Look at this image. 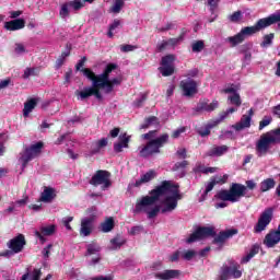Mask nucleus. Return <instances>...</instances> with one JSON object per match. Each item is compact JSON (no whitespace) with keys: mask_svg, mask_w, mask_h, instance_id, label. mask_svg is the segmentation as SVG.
<instances>
[{"mask_svg":"<svg viewBox=\"0 0 280 280\" xmlns=\"http://www.w3.org/2000/svg\"><path fill=\"white\" fill-rule=\"evenodd\" d=\"M167 141H170V135L167 133H163L159 138L150 140L141 150L142 156H152V154H159V152H161V148H163Z\"/></svg>","mask_w":280,"mask_h":280,"instance_id":"nucleus-10","label":"nucleus"},{"mask_svg":"<svg viewBox=\"0 0 280 280\" xmlns=\"http://www.w3.org/2000/svg\"><path fill=\"white\" fill-rule=\"evenodd\" d=\"M217 108H220V102L218 100H213L210 104L209 100H203L197 104L195 113H213Z\"/></svg>","mask_w":280,"mask_h":280,"instance_id":"nucleus-16","label":"nucleus"},{"mask_svg":"<svg viewBox=\"0 0 280 280\" xmlns=\"http://www.w3.org/2000/svg\"><path fill=\"white\" fill-rule=\"evenodd\" d=\"M142 137L143 139L150 141V139H154L156 137V130H151L148 133H144Z\"/></svg>","mask_w":280,"mask_h":280,"instance_id":"nucleus-60","label":"nucleus"},{"mask_svg":"<svg viewBox=\"0 0 280 280\" xmlns=\"http://www.w3.org/2000/svg\"><path fill=\"white\" fill-rule=\"evenodd\" d=\"M272 36H266L265 39L261 42L260 47H270L272 45Z\"/></svg>","mask_w":280,"mask_h":280,"instance_id":"nucleus-56","label":"nucleus"},{"mask_svg":"<svg viewBox=\"0 0 280 280\" xmlns=\"http://www.w3.org/2000/svg\"><path fill=\"white\" fill-rule=\"evenodd\" d=\"M117 69V66L114 63H109L105 71L102 74H95L91 69H82L83 75L88 78V80H91L93 86L84 88L80 93L81 100H86V97H91V95H94L96 100L102 101V92H100V89H103L105 93H113V89L115 86H119L122 82L121 75L110 79V73Z\"/></svg>","mask_w":280,"mask_h":280,"instance_id":"nucleus-1","label":"nucleus"},{"mask_svg":"<svg viewBox=\"0 0 280 280\" xmlns=\"http://www.w3.org/2000/svg\"><path fill=\"white\" fill-rule=\"evenodd\" d=\"M36 71H38V69L36 68H26L24 70V74H23V78L25 80H27V78L32 77V75H36Z\"/></svg>","mask_w":280,"mask_h":280,"instance_id":"nucleus-51","label":"nucleus"},{"mask_svg":"<svg viewBox=\"0 0 280 280\" xmlns=\"http://www.w3.org/2000/svg\"><path fill=\"white\" fill-rule=\"evenodd\" d=\"M27 202H30V197H24L23 199H19L15 202H13L15 205V209H18V207H25V205H27Z\"/></svg>","mask_w":280,"mask_h":280,"instance_id":"nucleus-52","label":"nucleus"},{"mask_svg":"<svg viewBox=\"0 0 280 280\" xmlns=\"http://www.w3.org/2000/svg\"><path fill=\"white\" fill-rule=\"evenodd\" d=\"M108 145V138H102L101 140L94 142L92 144V154H97L102 148H106Z\"/></svg>","mask_w":280,"mask_h":280,"instance_id":"nucleus-32","label":"nucleus"},{"mask_svg":"<svg viewBox=\"0 0 280 280\" xmlns=\"http://www.w3.org/2000/svg\"><path fill=\"white\" fill-rule=\"evenodd\" d=\"M24 247H25V236L23 234H19L18 236L9 241L8 248H10V250L3 252L1 256L12 257V255H16L21 253Z\"/></svg>","mask_w":280,"mask_h":280,"instance_id":"nucleus-14","label":"nucleus"},{"mask_svg":"<svg viewBox=\"0 0 280 280\" xmlns=\"http://www.w3.org/2000/svg\"><path fill=\"white\" fill-rule=\"evenodd\" d=\"M277 182L275 178H266L260 183V192L266 194V191H270V189H275Z\"/></svg>","mask_w":280,"mask_h":280,"instance_id":"nucleus-30","label":"nucleus"},{"mask_svg":"<svg viewBox=\"0 0 280 280\" xmlns=\"http://www.w3.org/2000/svg\"><path fill=\"white\" fill-rule=\"evenodd\" d=\"M177 156H179V159H187V149H180L176 152Z\"/></svg>","mask_w":280,"mask_h":280,"instance_id":"nucleus-63","label":"nucleus"},{"mask_svg":"<svg viewBox=\"0 0 280 280\" xmlns=\"http://www.w3.org/2000/svg\"><path fill=\"white\" fill-rule=\"evenodd\" d=\"M273 215H275V208L272 207L266 208L261 212L256 225L254 226V233H261L262 231H266L270 222H272Z\"/></svg>","mask_w":280,"mask_h":280,"instance_id":"nucleus-13","label":"nucleus"},{"mask_svg":"<svg viewBox=\"0 0 280 280\" xmlns=\"http://www.w3.org/2000/svg\"><path fill=\"white\" fill-rule=\"evenodd\" d=\"M242 279V266L231 259L229 265H223L220 268L218 280H229V279Z\"/></svg>","mask_w":280,"mask_h":280,"instance_id":"nucleus-8","label":"nucleus"},{"mask_svg":"<svg viewBox=\"0 0 280 280\" xmlns=\"http://www.w3.org/2000/svg\"><path fill=\"white\" fill-rule=\"evenodd\" d=\"M183 257L186 259V261H191V259L196 257V252L194 249H189L183 255Z\"/></svg>","mask_w":280,"mask_h":280,"instance_id":"nucleus-54","label":"nucleus"},{"mask_svg":"<svg viewBox=\"0 0 280 280\" xmlns=\"http://www.w3.org/2000/svg\"><path fill=\"white\" fill-rule=\"evenodd\" d=\"M180 89L185 97H194L198 93V83L194 80H184L180 82Z\"/></svg>","mask_w":280,"mask_h":280,"instance_id":"nucleus-17","label":"nucleus"},{"mask_svg":"<svg viewBox=\"0 0 280 280\" xmlns=\"http://www.w3.org/2000/svg\"><path fill=\"white\" fill-rule=\"evenodd\" d=\"M156 277L161 280L178 279V277H180V270L167 269L163 272L158 273Z\"/></svg>","mask_w":280,"mask_h":280,"instance_id":"nucleus-24","label":"nucleus"},{"mask_svg":"<svg viewBox=\"0 0 280 280\" xmlns=\"http://www.w3.org/2000/svg\"><path fill=\"white\" fill-rule=\"evenodd\" d=\"M135 49H138V47L130 44L120 46V51H122L124 54H128L129 51H135Z\"/></svg>","mask_w":280,"mask_h":280,"instance_id":"nucleus-50","label":"nucleus"},{"mask_svg":"<svg viewBox=\"0 0 280 280\" xmlns=\"http://www.w3.org/2000/svg\"><path fill=\"white\" fill-rule=\"evenodd\" d=\"M245 185L246 186L240 183H232L229 190H219L214 198L217 200H229L231 202H240L241 198L246 197L247 189H249L250 191L257 189V183H255V180L253 179L246 180Z\"/></svg>","mask_w":280,"mask_h":280,"instance_id":"nucleus-3","label":"nucleus"},{"mask_svg":"<svg viewBox=\"0 0 280 280\" xmlns=\"http://www.w3.org/2000/svg\"><path fill=\"white\" fill-rule=\"evenodd\" d=\"M241 20H242V11H236L231 15H229V21H231V23H238Z\"/></svg>","mask_w":280,"mask_h":280,"instance_id":"nucleus-45","label":"nucleus"},{"mask_svg":"<svg viewBox=\"0 0 280 280\" xmlns=\"http://www.w3.org/2000/svg\"><path fill=\"white\" fill-rule=\"evenodd\" d=\"M71 56V44L66 45V50L61 54V56L56 61V69H60L62 65H65L67 58Z\"/></svg>","mask_w":280,"mask_h":280,"instance_id":"nucleus-29","label":"nucleus"},{"mask_svg":"<svg viewBox=\"0 0 280 280\" xmlns=\"http://www.w3.org/2000/svg\"><path fill=\"white\" fill-rule=\"evenodd\" d=\"M101 248L97 243H91L86 246V255H97L100 253Z\"/></svg>","mask_w":280,"mask_h":280,"instance_id":"nucleus-40","label":"nucleus"},{"mask_svg":"<svg viewBox=\"0 0 280 280\" xmlns=\"http://www.w3.org/2000/svg\"><path fill=\"white\" fill-rule=\"evenodd\" d=\"M178 259H180V252L176 250L175 253H173L170 256V261L174 262V261H178Z\"/></svg>","mask_w":280,"mask_h":280,"instance_id":"nucleus-62","label":"nucleus"},{"mask_svg":"<svg viewBox=\"0 0 280 280\" xmlns=\"http://www.w3.org/2000/svg\"><path fill=\"white\" fill-rule=\"evenodd\" d=\"M159 119L156 116H150L144 119V124L142 125V128H150V126H159Z\"/></svg>","mask_w":280,"mask_h":280,"instance_id":"nucleus-37","label":"nucleus"},{"mask_svg":"<svg viewBox=\"0 0 280 280\" xmlns=\"http://www.w3.org/2000/svg\"><path fill=\"white\" fill-rule=\"evenodd\" d=\"M102 233H110L115 229V220L113 217L107 218L100 226Z\"/></svg>","mask_w":280,"mask_h":280,"instance_id":"nucleus-31","label":"nucleus"},{"mask_svg":"<svg viewBox=\"0 0 280 280\" xmlns=\"http://www.w3.org/2000/svg\"><path fill=\"white\" fill-rule=\"evenodd\" d=\"M63 226H66L67 231H71L70 222H73V217H66L62 219Z\"/></svg>","mask_w":280,"mask_h":280,"instance_id":"nucleus-58","label":"nucleus"},{"mask_svg":"<svg viewBox=\"0 0 280 280\" xmlns=\"http://www.w3.org/2000/svg\"><path fill=\"white\" fill-rule=\"evenodd\" d=\"M89 217H85L81 220L80 233L83 237H89L93 233V222L97 215V208L91 207L88 209Z\"/></svg>","mask_w":280,"mask_h":280,"instance_id":"nucleus-12","label":"nucleus"},{"mask_svg":"<svg viewBox=\"0 0 280 280\" xmlns=\"http://www.w3.org/2000/svg\"><path fill=\"white\" fill-rule=\"evenodd\" d=\"M189 165V162L187 160H184L182 162H177L173 166V172H178V170H185Z\"/></svg>","mask_w":280,"mask_h":280,"instance_id":"nucleus-47","label":"nucleus"},{"mask_svg":"<svg viewBox=\"0 0 280 280\" xmlns=\"http://www.w3.org/2000/svg\"><path fill=\"white\" fill-rule=\"evenodd\" d=\"M174 62H176V55L170 54L162 57L159 71L163 75V78H170V75H174Z\"/></svg>","mask_w":280,"mask_h":280,"instance_id":"nucleus-15","label":"nucleus"},{"mask_svg":"<svg viewBox=\"0 0 280 280\" xmlns=\"http://www.w3.org/2000/svg\"><path fill=\"white\" fill-rule=\"evenodd\" d=\"M90 185L93 187H101L102 191L110 189L113 182H110V173L108 171L100 170L90 179Z\"/></svg>","mask_w":280,"mask_h":280,"instance_id":"nucleus-11","label":"nucleus"},{"mask_svg":"<svg viewBox=\"0 0 280 280\" xmlns=\"http://www.w3.org/2000/svg\"><path fill=\"white\" fill-rule=\"evenodd\" d=\"M128 143H130V136L121 133L118 138V142L114 144V151L122 152L124 148H128Z\"/></svg>","mask_w":280,"mask_h":280,"instance_id":"nucleus-23","label":"nucleus"},{"mask_svg":"<svg viewBox=\"0 0 280 280\" xmlns=\"http://www.w3.org/2000/svg\"><path fill=\"white\" fill-rule=\"evenodd\" d=\"M228 117H229L228 112H226V110H225V112H222V113L220 114L219 118L215 119V120H213L212 124L214 125V127H215V126H220V124H222V121H223L224 119H226Z\"/></svg>","mask_w":280,"mask_h":280,"instance_id":"nucleus-49","label":"nucleus"},{"mask_svg":"<svg viewBox=\"0 0 280 280\" xmlns=\"http://www.w3.org/2000/svg\"><path fill=\"white\" fill-rule=\"evenodd\" d=\"M38 104V100L36 98H31L26 103H24V108H23V117H30V113L36 108V105Z\"/></svg>","mask_w":280,"mask_h":280,"instance_id":"nucleus-28","label":"nucleus"},{"mask_svg":"<svg viewBox=\"0 0 280 280\" xmlns=\"http://www.w3.org/2000/svg\"><path fill=\"white\" fill-rule=\"evenodd\" d=\"M215 184H217L215 180L208 183L206 190H205L206 196H207V194H209V191H213V187H215Z\"/></svg>","mask_w":280,"mask_h":280,"instance_id":"nucleus-61","label":"nucleus"},{"mask_svg":"<svg viewBox=\"0 0 280 280\" xmlns=\"http://www.w3.org/2000/svg\"><path fill=\"white\" fill-rule=\"evenodd\" d=\"M228 100L230 101V104H232L233 106H242V97L240 96L238 93H235L232 96H229Z\"/></svg>","mask_w":280,"mask_h":280,"instance_id":"nucleus-42","label":"nucleus"},{"mask_svg":"<svg viewBox=\"0 0 280 280\" xmlns=\"http://www.w3.org/2000/svg\"><path fill=\"white\" fill-rule=\"evenodd\" d=\"M25 27V20L16 19L4 23V28L9 32H16Z\"/></svg>","mask_w":280,"mask_h":280,"instance_id":"nucleus-22","label":"nucleus"},{"mask_svg":"<svg viewBox=\"0 0 280 280\" xmlns=\"http://www.w3.org/2000/svg\"><path fill=\"white\" fill-rule=\"evenodd\" d=\"M95 0H72L65 2L60 5L59 16L62 19H69L71 12L78 14L86 3H93Z\"/></svg>","mask_w":280,"mask_h":280,"instance_id":"nucleus-9","label":"nucleus"},{"mask_svg":"<svg viewBox=\"0 0 280 280\" xmlns=\"http://www.w3.org/2000/svg\"><path fill=\"white\" fill-rule=\"evenodd\" d=\"M39 231H35V236L38 237L42 244H45V236L49 237L54 235V233H56V225L51 224V225L42 226L39 228Z\"/></svg>","mask_w":280,"mask_h":280,"instance_id":"nucleus-19","label":"nucleus"},{"mask_svg":"<svg viewBox=\"0 0 280 280\" xmlns=\"http://www.w3.org/2000/svg\"><path fill=\"white\" fill-rule=\"evenodd\" d=\"M176 186L172 184L170 180H164L160 186L155 189L151 190V196L142 197L141 199V207H149V205H154L161 198V196H166V194H173L170 196L171 198H175L176 202L180 200V194L178 189H175ZM175 189V190H174Z\"/></svg>","mask_w":280,"mask_h":280,"instance_id":"nucleus-4","label":"nucleus"},{"mask_svg":"<svg viewBox=\"0 0 280 280\" xmlns=\"http://www.w3.org/2000/svg\"><path fill=\"white\" fill-rule=\"evenodd\" d=\"M119 25H121V21L119 20H115L112 25L109 26V31L107 33L108 36H113V31L117 30V27H119Z\"/></svg>","mask_w":280,"mask_h":280,"instance_id":"nucleus-53","label":"nucleus"},{"mask_svg":"<svg viewBox=\"0 0 280 280\" xmlns=\"http://www.w3.org/2000/svg\"><path fill=\"white\" fill-rule=\"evenodd\" d=\"M226 42L230 43L231 47H237V45L244 43V36L228 37Z\"/></svg>","mask_w":280,"mask_h":280,"instance_id":"nucleus-39","label":"nucleus"},{"mask_svg":"<svg viewBox=\"0 0 280 280\" xmlns=\"http://www.w3.org/2000/svg\"><path fill=\"white\" fill-rule=\"evenodd\" d=\"M280 242V224L278 225V229L275 231L269 232L264 240V244L267 246V248H275L277 244Z\"/></svg>","mask_w":280,"mask_h":280,"instance_id":"nucleus-18","label":"nucleus"},{"mask_svg":"<svg viewBox=\"0 0 280 280\" xmlns=\"http://www.w3.org/2000/svg\"><path fill=\"white\" fill-rule=\"evenodd\" d=\"M174 45H176V39L171 38L170 40L162 42V43L158 46V50H159V51H165V49H170V47H174Z\"/></svg>","mask_w":280,"mask_h":280,"instance_id":"nucleus-35","label":"nucleus"},{"mask_svg":"<svg viewBox=\"0 0 280 280\" xmlns=\"http://www.w3.org/2000/svg\"><path fill=\"white\" fill-rule=\"evenodd\" d=\"M219 3H220V0H207V5H209L211 12L215 11Z\"/></svg>","mask_w":280,"mask_h":280,"instance_id":"nucleus-55","label":"nucleus"},{"mask_svg":"<svg viewBox=\"0 0 280 280\" xmlns=\"http://www.w3.org/2000/svg\"><path fill=\"white\" fill-rule=\"evenodd\" d=\"M162 205H164V207L161 209V213H172V211L178 207V201H176L175 197L167 196L162 201Z\"/></svg>","mask_w":280,"mask_h":280,"instance_id":"nucleus-21","label":"nucleus"},{"mask_svg":"<svg viewBox=\"0 0 280 280\" xmlns=\"http://www.w3.org/2000/svg\"><path fill=\"white\" fill-rule=\"evenodd\" d=\"M121 8H124V0H116L112 7V12H114V14H119Z\"/></svg>","mask_w":280,"mask_h":280,"instance_id":"nucleus-43","label":"nucleus"},{"mask_svg":"<svg viewBox=\"0 0 280 280\" xmlns=\"http://www.w3.org/2000/svg\"><path fill=\"white\" fill-rule=\"evenodd\" d=\"M250 115H253V109H249V116L243 115L238 122L232 125V128L236 130V132H242L245 128H250Z\"/></svg>","mask_w":280,"mask_h":280,"instance_id":"nucleus-20","label":"nucleus"},{"mask_svg":"<svg viewBox=\"0 0 280 280\" xmlns=\"http://www.w3.org/2000/svg\"><path fill=\"white\" fill-rule=\"evenodd\" d=\"M56 198V191L51 187H45L40 194L39 202H51Z\"/></svg>","mask_w":280,"mask_h":280,"instance_id":"nucleus-26","label":"nucleus"},{"mask_svg":"<svg viewBox=\"0 0 280 280\" xmlns=\"http://www.w3.org/2000/svg\"><path fill=\"white\" fill-rule=\"evenodd\" d=\"M229 152V145L223 144L220 147H212L207 153L206 156H223Z\"/></svg>","mask_w":280,"mask_h":280,"instance_id":"nucleus-25","label":"nucleus"},{"mask_svg":"<svg viewBox=\"0 0 280 280\" xmlns=\"http://www.w3.org/2000/svg\"><path fill=\"white\" fill-rule=\"evenodd\" d=\"M280 143V127L267 131L260 136V139L256 143L257 156H266L270 152V145H277Z\"/></svg>","mask_w":280,"mask_h":280,"instance_id":"nucleus-5","label":"nucleus"},{"mask_svg":"<svg viewBox=\"0 0 280 280\" xmlns=\"http://www.w3.org/2000/svg\"><path fill=\"white\" fill-rule=\"evenodd\" d=\"M160 211H161V206H155L151 210L147 211L149 220H152V218H156Z\"/></svg>","mask_w":280,"mask_h":280,"instance_id":"nucleus-46","label":"nucleus"},{"mask_svg":"<svg viewBox=\"0 0 280 280\" xmlns=\"http://www.w3.org/2000/svg\"><path fill=\"white\" fill-rule=\"evenodd\" d=\"M237 233H240V230L237 229H226L218 233L215 231V226L213 225L198 226L194 233L189 235L186 242L187 244H194V242H200L202 240H207V237H213L212 244L218 246L219 250H222V248H224L226 245V242L232 240V237H235Z\"/></svg>","mask_w":280,"mask_h":280,"instance_id":"nucleus-2","label":"nucleus"},{"mask_svg":"<svg viewBox=\"0 0 280 280\" xmlns=\"http://www.w3.org/2000/svg\"><path fill=\"white\" fill-rule=\"evenodd\" d=\"M186 128L185 127H182L175 131H173L172 133V138L173 139H178V137H180V135H183V132H185Z\"/></svg>","mask_w":280,"mask_h":280,"instance_id":"nucleus-59","label":"nucleus"},{"mask_svg":"<svg viewBox=\"0 0 280 280\" xmlns=\"http://www.w3.org/2000/svg\"><path fill=\"white\" fill-rule=\"evenodd\" d=\"M270 124H272V117L265 116L259 122V130H264V128L270 126Z\"/></svg>","mask_w":280,"mask_h":280,"instance_id":"nucleus-44","label":"nucleus"},{"mask_svg":"<svg viewBox=\"0 0 280 280\" xmlns=\"http://www.w3.org/2000/svg\"><path fill=\"white\" fill-rule=\"evenodd\" d=\"M14 52L18 56H23V54H27V50L25 49V45H23V44H15Z\"/></svg>","mask_w":280,"mask_h":280,"instance_id":"nucleus-48","label":"nucleus"},{"mask_svg":"<svg viewBox=\"0 0 280 280\" xmlns=\"http://www.w3.org/2000/svg\"><path fill=\"white\" fill-rule=\"evenodd\" d=\"M154 178H156V171L150 170L141 177V183H150Z\"/></svg>","mask_w":280,"mask_h":280,"instance_id":"nucleus-38","label":"nucleus"},{"mask_svg":"<svg viewBox=\"0 0 280 280\" xmlns=\"http://www.w3.org/2000/svg\"><path fill=\"white\" fill-rule=\"evenodd\" d=\"M91 280H113V276L108 275V276H97L94 278H91Z\"/></svg>","mask_w":280,"mask_h":280,"instance_id":"nucleus-64","label":"nucleus"},{"mask_svg":"<svg viewBox=\"0 0 280 280\" xmlns=\"http://www.w3.org/2000/svg\"><path fill=\"white\" fill-rule=\"evenodd\" d=\"M247 255H249L252 258L255 257V255H259V245H253Z\"/></svg>","mask_w":280,"mask_h":280,"instance_id":"nucleus-57","label":"nucleus"},{"mask_svg":"<svg viewBox=\"0 0 280 280\" xmlns=\"http://www.w3.org/2000/svg\"><path fill=\"white\" fill-rule=\"evenodd\" d=\"M275 23H278V27H280V11L269 15L268 18L260 19L254 26H246L242 28L236 36H250L253 34H257V32H261V30H266V27L275 25Z\"/></svg>","mask_w":280,"mask_h":280,"instance_id":"nucleus-6","label":"nucleus"},{"mask_svg":"<svg viewBox=\"0 0 280 280\" xmlns=\"http://www.w3.org/2000/svg\"><path fill=\"white\" fill-rule=\"evenodd\" d=\"M8 139H10L8 133H0V156H3L5 153V143H8Z\"/></svg>","mask_w":280,"mask_h":280,"instance_id":"nucleus-36","label":"nucleus"},{"mask_svg":"<svg viewBox=\"0 0 280 280\" xmlns=\"http://www.w3.org/2000/svg\"><path fill=\"white\" fill-rule=\"evenodd\" d=\"M126 244V238L120 235L115 236L110 240L108 249L109 250H119Z\"/></svg>","mask_w":280,"mask_h":280,"instance_id":"nucleus-27","label":"nucleus"},{"mask_svg":"<svg viewBox=\"0 0 280 280\" xmlns=\"http://www.w3.org/2000/svg\"><path fill=\"white\" fill-rule=\"evenodd\" d=\"M141 180H137L135 184H129L127 194L129 196H136V194H139L141 191Z\"/></svg>","mask_w":280,"mask_h":280,"instance_id":"nucleus-33","label":"nucleus"},{"mask_svg":"<svg viewBox=\"0 0 280 280\" xmlns=\"http://www.w3.org/2000/svg\"><path fill=\"white\" fill-rule=\"evenodd\" d=\"M211 128H215L213 122L208 124L205 128H200L197 130L200 137H209L211 135Z\"/></svg>","mask_w":280,"mask_h":280,"instance_id":"nucleus-34","label":"nucleus"},{"mask_svg":"<svg viewBox=\"0 0 280 280\" xmlns=\"http://www.w3.org/2000/svg\"><path fill=\"white\" fill-rule=\"evenodd\" d=\"M191 49H192L194 54H200V51H202V49H205V40L194 42L191 45Z\"/></svg>","mask_w":280,"mask_h":280,"instance_id":"nucleus-41","label":"nucleus"},{"mask_svg":"<svg viewBox=\"0 0 280 280\" xmlns=\"http://www.w3.org/2000/svg\"><path fill=\"white\" fill-rule=\"evenodd\" d=\"M43 142H36L31 144L30 147L24 148V150L20 153L19 163L22 165V170L27 167V163L30 161H34V159H38L40 153L43 152Z\"/></svg>","mask_w":280,"mask_h":280,"instance_id":"nucleus-7","label":"nucleus"}]
</instances>
